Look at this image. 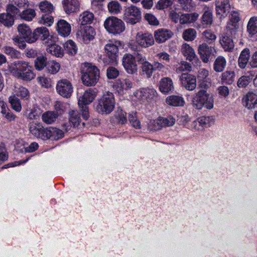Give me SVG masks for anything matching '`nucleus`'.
<instances>
[{
    "mask_svg": "<svg viewBox=\"0 0 257 257\" xmlns=\"http://www.w3.org/2000/svg\"><path fill=\"white\" fill-rule=\"evenodd\" d=\"M51 43L47 44V51L57 57H62L63 56V51L60 46L55 44V38L51 41Z\"/></svg>",
    "mask_w": 257,
    "mask_h": 257,
    "instance_id": "26",
    "label": "nucleus"
},
{
    "mask_svg": "<svg viewBox=\"0 0 257 257\" xmlns=\"http://www.w3.org/2000/svg\"><path fill=\"white\" fill-rule=\"evenodd\" d=\"M160 118L159 117L157 119L151 120L149 124L148 127L151 131H158L163 127Z\"/></svg>",
    "mask_w": 257,
    "mask_h": 257,
    "instance_id": "58",
    "label": "nucleus"
},
{
    "mask_svg": "<svg viewBox=\"0 0 257 257\" xmlns=\"http://www.w3.org/2000/svg\"><path fill=\"white\" fill-rule=\"evenodd\" d=\"M96 96V92L94 89L89 88L80 96L78 100V105H87L91 103Z\"/></svg>",
    "mask_w": 257,
    "mask_h": 257,
    "instance_id": "18",
    "label": "nucleus"
},
{
    "mask_svg": "<svg viewBox=\"0 0 257 257\" xmlns=\"http://www.w3.org/2000/svg\"><path fill=\"white\" fill-rule=\"evenodd\" d=\"M63 46L66 53L69 55H74L77 52V47L72 40L67 41L64 44Z\"/></svg>",
    "mask_w": 257,
    "mask_h": 257,
    "instance_id": "42",
    "label": "nucleus"
},
{
    "mask_svg": "<svg viewBox=\"0 0 257 257\" xmlns=\"http://www.w3.org/2000/svg\"><path fill=\"white\" fill-rule=\"evenodd\" d=\"M122 64L127 73L133 74L137 72L138 65L132 54L130 53L124 54L122 58Z\"/></svg>",
    "mask_w": 257,
    "mask_h": 257,
    "instance_id": "11",
    "label": "nucleus"
},
{
    "mask_svg": "<svg viewBox=\"0 0 257 257\" xmlns=\"http://www.w3.org/2000/svg\"><path fill=\"white\" fill-rule=\"evenodd\" d=\"M204 14L201 18V24L204 28L207 27L212 23V13L209 7H205Z\"/></svg>",
    "mask_w": 257,
    "mask_h": 257,
    "instance_id": "31",
    "label": "nucleus"
},
{
    "mask_svg": "<svg viewBox=\"0 0 257 257\" xmlns=\"http://www.w3.org/2000/svg\"><path fill=\"white\" fill-rule=\"evenodd\" d=\"M162 127H169L173 126L176 121L175 118L172 116H168L166 117H159Z\"/></svg>",
    "mask_w": 257,
    "mask_h": 257,
    "instance_id": "56",
    "label": "nucleus"
},
{
    "mask_svg": "<svg viewBox=\"0 0 257 257\" xmlns=\"http://www.w3.org/2000/svg\"><path fill=\"white\" fill-rule=\"evenodd\" d=\"M15 92L17 96L20 97L22 99L28 100L30 98L29 90L23 86L15 87Z\"/></svg>",
    "mask_w": 257,
    "mask_h": 257,
    "instance_id": "46",
    "label": "nucleus"
},
{
    "mask_svg": "<svg viewBox=\"0 0 257 257\" xmlns=\"http://www.w3.org/2000/svg\"><path fill=\"white\" fill-rule=\"evenodd\" d=\"M108 10L109 12L113 14H117L121 10L120 5L117 1H111L108 4Z\"/></svg>",
    "mask_w": 257,
    "mask_h": 257,
    "instance_id": "48",
    "label": "nucleus"
},
{
    "mask_svg": "<svg viewBox=\"0 0 257 257\" xmlns=\"http://www.w3.org/2000/svg\"><path fill=\"white\" fill-rule=\"evenodd\" d=\"M20 16L21 19L27 21H30L36 16L35 11L33 9H27L23 11L20 14Z\"/></svg>",
    "mask_w": 257,
    "mask_h": 257,
    "instance_id": "49",
    "label": "nucleus"
},
{
    "mask_svg": "<svg viewBox=\"0 0 257 257\" xmlns=\"http://www.w3.org/2000/svg\"><path fill=\"white\" fill-rule=\"evenodd\" d=\"M240 18L239 14L237 12L233 11L231 13L230 21L227 24L226 30L228 35H235L239 29V21Z\"/></svg>",
    "mask_w": 257,
    "mask_h": 257,
    "instance_id": "13",
    "label": "nucleus"
},
{
    "mask_svg": "<svg viewBox=\"0 0 257 257\" xmlns=\"http://www.w3.org/2000/svg\"><path fill=\"white\" fill-rule=\"evenodd\" d=\"M213 48L209 47L206 43L199 45L198 48V52L200 58L204 63H207L209 61L212 55Z\"/></svg>",
    "mask_w": 257,
    "mask_h": 257,
    "instance_id": "19",
    "label": "nucleus"
},
{
    "mask_svg": "<svg viewBox=\"0 0 257 257\" xmlns=\"http://www.w3.org/2000/svg\"><path fill=\"white\" fill-rule=\"evenodd\" d=\"M115 117L118 123L123 124L127 122L126 113L121 109H118L116 111Z\"/></svg>",
    "mask_w": 257,
    "mask_h": 257,
    "instance_id": "55",
    "label": "nucleus"
},
{
    "mask_svg": "<svg viewBox=\"0 0 257 257\" xmlns=\"http://www.w3.org/2000/svg\"><path fill=\"white\" fill-rule=\"evenodd\" d=\"M191 65L186 61H182L177 67L176 71L177 73H180L185 71H190Z\"/></svg>",
    "mask_w": 257,
    "mask_h": 257,
    "instance_id": "57",
    "label": "nucleus"
},
{
    "mask_svg": "<svg viewBox=\"0 0 257 257\" xmlns=\"http://www.w3.org/2000/svg\"><path fill=\"white\" fill-rule=\"evenodd\" d=\"M250 82L249 76H242L240 77L237 82V85L239 88H244L247 86Z\"/></svg>",
    "mask_w": 257,
    "mask_h": 257,
    "instance_id": "62",
    "label": "nucleus"
},
{
    "mask_svg": "<svg viewBox=\"0 0 257 257\" xmlns=\"http://www.w3.org/2000/svg\"><path fill=\"white\" fill-rule=\"evenodd\" d=\"M225 34H222L219 37V43L225 52H232L234 47V42L230 36L233 35L227 34L225 30Z\"/></svg>",
    "mask_w": 257,
    "mask_h": 257,
    "instance_id": "17",
    "label": "nucleus"
},
{
    "mask_svg": "<svg viewBox=\"0 0 257 257\" xmlns=\"http://www.w3.org/2000/svg\"><path fill=\"white\" fill-rule=\"evenodd\" d=\"M128 120L132 125L137 129L141 128V122L137 118L136 113L132 112L129 114Z\"/></svg>",
    "mask_w": 257,
    "mask_h": 257,
    "instance_id": "60",
    "label": "nucleus"
},
{
    "mask_svg": "<svg viewBox=\"0 0 257 257\" xmlns=\"http://www.w3.org/2000/svg\"><path fill=\"white\" fill-rule=\"evenodd\" d=\"M40 115V109L34 107L32 108L28 114V118L30 119H37Z\"/></svg>",
    "mask_w": 257,
    "mask_h": 257,
    "instance_id": "64",
    "label": "nucleus"
},
{
    "mask_svg": "<svg viewBox=\"0 0 257 257\" xmlns=\"http://www.w3.org/2000/svg\"><path fill=\"white\" fill-rule=\"evenodd\" d=\"M104 27L106 31L113 35L119 34L125 30L123 22L115 17H109L104 22Z\"/></svg>",
    "mask_w": 257,
    "mask_h": 257,
    "instance_id": "6",
    "label": "nucleus"
},
{
    "mask_svg": "<svg viewBox=\"0 0 257 257\" xmlns=\"http://www.w3.org/2000/svg\"><path fill=\"white\" fill-rule=\"evenodd\" d=\"M175 0H159L157 4V8L159 10L166 9L171 7Z\"/></svg>",
    "mask_w": 257,
    "mask_h": 257,
    "instance_id": "61",
    "label": "nucleus"
},
{
    "mask_svg": "<svg viewBox=\"0 0 257 257\" xmlns=\"http://www.w3.org/2000/svg\"><path fill=\"white\" fill-rule=\"evenodd\" d=\"M48 61L46 57L41 56L38 57L35 60V67L37 70H42L46 67Z\"/></svg>",
    "mask_w": 257,
    "mask_h": 257,
    "instance_id": "53",
    "label": "nucleus"
},
{
    "mask_svg": "<svg viewBox=\"0 0 257 257\" xmlns=\"http://www.w3.org/2000/svg\"><path fill=\"white\" fill-rule=\"evenodd\" d=\"M136 42L140 47L147 48L153 46L155 43L153 35L148 32H140L136 36Z\"/></svg>",
    "mask_w": 257,
    "mask_h": 257,
    "instance_id": "8",
    "label": "nucleus"
},
{
    "mask_svg": "<svg viewBox=\"0 0 257 257\" xmlns=\"http://www.w3.org/2000/svg\"><path fill=\"white\" fill-rule=\"evenodd\" d=\"M56 30L60 35L67 37L70 34L71 26L66 21L61 19L57 23Z\"/></svg>",
    "mask_w": 257,
    "mask_h": 257,
    "instance_id": "24",
    "label": "nucleus"
},
{
    "mask_svg": "<svg viewBox=\"0 0 257 257\" xmlns=\"http://www.w3.org/2000/svg\"><path fill=\"white\" fill-rule=\"evenodd\" d=\"M15 68L12 73L17 78L26 81H30L34 79L35 74L33 72V67L29 63L24 61H16L13 63Z\"/></svg>",
    "mask_w": 257,
    "mask_h": 257,
    "instance_id": "2",
    "label": "nucleus"
},
{
    "mask_svg": "<svg viewBox=\"0 0 257 257\" xmlns=\"http://www.w3.org/2000/svg\"><path fill=\"white\" fill-rule=\"evenodd\" d=\"M197 33L195 29L188 28L184 31L182 38L186 41H192L196 37Z\"/></svg>",
    "mask_w": 257,
    "mask_h": 257,
    "instance_id": "45",
    "label": "nucleus"
},
{
    "mask_svg": "<svg viewBox=\"0 0 257 257\" xmlns=\"http://www.w3.org/2000/svg\"><path fill=\"white\" fill-rule=\"evenodd\" d=\"M180 81L181 85L188 90L192 91L196 87V77L192 74L183 73L180 77Z\"/></svg>",
    "mask_w": 257,
    "mask_h": 257,
    "instance_id": "15",
    "label": "nucleus"
},
{
    "mask_svg": "<svg viewBox=\"0 0 257 257\" xmlns=\"http://www.w3.org/2000/svg\"><path fill=\"white\" fill-rule=\"evenodd\" d=\"M181 52L189 61H192L196 57L194 49L187 43H183L181 48Z\"/></svg>",
    "mask_w": 257,
    "mask_h": 257,
    "instance_id": "27",
    "label": "nucleus"
},
{
    "mask_svg": "<svg viewBox=\"0 0 257 257\" xmlns=\"http://www.w3.org/2000/svg\"><path fill=\"white\" fill-rule=\"evenodd\" d=\"M18 31L28 43V40L32 36V33L30 27L26 24H21L18 27Z\"/></svg>",
    "mask_w": 257,
    "mask_h": 257,
    "instance_id": "37",
    "label": "nucleus"
},
{
    "mask_svg": "<svg viewBox=\"0 0 257 257\" xmlns=\"http://www.w3.org/2000/svg\"><path fill=\"white\" fill-rule=\"evenodd\" d=\"M93 14L88 11L84 12L79 17V21L81 25L91 24L93 22Z\"/></svg>",
    "mask_w": 257,
    "mask_h": 257,
    "instance_id": "40",
    "label": "nucleus"
},
{
    "mask_svg": "<svg viewBox=\"0 0 257 257\" xmlns=\"http://www.w3.org/2000/svg\"><path fill=\"white\" fill-rule=\"evenodd\" d=\"M244 105L248 109H253L257 105V95L252 92L248 93L243 99Z\"/></svg>",
    "mask_w": 257,
    "mask_h": 257,
    "instance_id": "28",
    "label": "nucleus"
},
{
    "mask_svg": "<svg viewBox=\"0 0 257 257\" xmlns=\"http://www.w3.org/2000/svg\"><path fill=\"white\" fill-rule=\"evenodd\" d=\"M57 92L64 97L68 98L73 92V87L71 82L66 79L58 81L56 86Z\"/></svg>",
    "mask_w": 257,
    "mask_h": 257,
    "instance_id": "12",
    "label": "nucleus"
},
{
    "mask_svg": "<svg viewBox=\"0 0 257 257\" xmlns=\"http://www.w3.org/2000/svg\"><path fill=\"white\" fill-rule=\"evenodd\" d=\"M69 119L74 126L79 124L80 117L77 110H71L69 111Z\"/></svg>",
    "mask_w": 257,
    "mask_h": 257,
    "instance_id": "50",
    "label": "nucleus"
},
{
    "mask_svg": "<svg viewBox=\"0 0 257 257\" xmlns=\"http://www.w3.org/2000/svg\"><path fill=\"white\" fill-rule=\"evenodd\" d=\"M182 9L186 12H191L196 7V4L193 0H176Z\"/></svg>",
    "mask_w": 257,
    "mask_h": 257,
    "instance_id": "39",
    "label": "nucleus"
},
{
    "mask_svg": "<svg viewBox=\"0 0 257 257\" xmlns=\"http://www.w3.org/2000/svg\"><path fill=\"white\" fill-rule=\"evenodd\" d=\"M210 120L211 118L209 116L200 117L196 120L193 121V127L197 130H202L209 124Z\"/></svg>",
    "mask_w": 257,
    "mask_h": 257,
    "instance_id": "36",
    "label": "nucleus"
},
{
    "mask_svg": "<svg viewBox=\"0 0 257 257\" xmlns=\"http://www.w3.org/2000/svg\"><path fill=\"white\" fill-rule=\"evenodd\" d=\"M142 69L144 74L148 78L152 76L154 71L152 64L148 61L142 65Z\"/></svg>",
    "mask_w": 257,
    "mask_h": 257,
    "instance_id": "54",
    "label": "nucleus"
},
{
    "mask_svg": "<svg viewBox=\"0 0 257 257\" xmlns=\"http://www.w3.org/2000/svg\"><path fill=\"white\" fill-rule=\"evenodd\" d=\"M99 78V70L95 66L85 63L82 70L81 79L87 86H94Z\"/></svg>",
    "mask_w": 257,
    "mask_h": 257,
    "instance_id": "4",
    "label": "nucleus"
},
{
    "mask_svg": "<svg viewBox=\"0 0 257 257\" xmlns=\"http://www.w3.org/2000/svg\"><path fill=\"white\" fill-rule=\"evenodd\" d=\"M62 4L67 14L75 13L79 9L80 3L78 0H63Z\"/></svg>",
    "mask_w": 257,
    "mask_h": 257,
    "instance_id": "22",
    "label": "nucleus"
},
{
    "mask_svg": "<svg viewBox=\"0 0 257 257\" xmlns=\"http://www.w3.org/2000/svg\"><path fill=\"white\" fill-rule=\"evenodd\" d=\"M29 130L34 136L37 138L45 140V133L47 128H44L40 122L32 121L29 124Z\"/></svg>",
    "mask_w": 257,
    "mask_h": 257,
    "instance_id": "14",
    "label": "nucleus"
},
{
    "mask_svg": "<svg viewBox=\"0 0 257 257\" xmlns=\"http://www.w3.org/2000/svg\"><path fill=\"white\" fill-rule=\"evenodd\" d=\"M118 43L116 41H109L105 46V51L108 58L109 61L104 60V63L106 64L114 63L116 61L118 56Z\"/></svg>",
    "mask_w": 257,
    "mask_h": 257,
    "instance_id": "10",
    "label": "nucleus"
},
{
    "mask_svg": "<svg viewBox=\"0 0 257 257\" xmlns=\"http://www.w3.org/2000/svg\"><path fill=\"white\" fill-rule=\"evenodd\" d=\"M167 104L173 106H182L185 103L183 97L177 95H171L168 96L166 100Z\"/></svg>",
    "mask_w": 257,
    "mask_h": 257,
    "instance_id": "34",
    "label": "nucleus"
},
{
    "mask_svg": "<svg viewBox=\"0 0 257 257\" xmlns=\"http://www.w3.org/2000/svg\"><path fill=\"white\" fill-rule=\"evenodd\" d=\"M117 86L120 91L127 90L133 86V82L129 79L118 80L116 82Z\"/></svg>",
    "mask_w": 257,
    "mask_h": 257,
    "instance_id": "41",
    "label": "nucleus"
},
{
    "mask_svg": "<svg viewBox=\"0 0 257 257\" xmlns=\"http://www.w3.org/2000/svg\"><path fill=\"white\" fill-rule=\"evenodd\" d=\"M156 58L163 63L166 64L170 61V55L166 52H160L156 55Z\"/></svg>",
    "mask_w": 257,
    "mask_h": 257,
    "instance_id": "63",
    "label": "nucleus"
},
{
    "mask_svg": "<svg viewBox=\"0 0 257 257\" xmlns=\"http://www.w3.org/2000/svg\"><path fill=\"white\" fill-rule=\"evenodd\" d=\"M215 5L217 15L225 16L229 12L230 6L229 0H216Z\"/></svg>",
    "mask_w": 257,
    "mask_h": 257,
    "instance_id": "21",
    "label": "nucleus"
},
{
    "mask_svg": "<svg viewBox=\"0 0 257 257\" xmlns=\"http://www.w3.org/2000/svg\"><path fill=\"white\" fill-rule=\"evenodd\" d=\"M220 79L222 84L231 85L235 79V73L232 70H226L221 74Z\"/></svg>",
    "mask_w": 257,
    "mask_h": 257,
    "instance_id": "29",
    "label": "nucleus"
},
{
    "mask_svg": "<svg viewBox=\"0 0 257 257\" xmlns=\"http://www.w3.org/2000/svg\"><path fill=\"white\" fill-rule=\"evenodd\" d=\"M134 95L143 102H150L157 97L158 92L154 88H143L137 90Z\"/></svg>",
    "mask_w": 257,
    "mask_h": 257,
    "instance_id": "9",
    "label": "nucleus"
},
{
    "mask_svg": "<svg viewBox=\"0 0 257 257\" xmlns=\"http://www.w3.org/2000/svg\"><path fill=\"white\" fill-rule=\"evenodd\" d=\"M159 89L164 94L173 92L175 88L172 79L168 77L162 78L159 83Z\"/></svg>",
    "mask_w": 257,
    "mask_h": 257,
    "instance_id": "16",
    "label": "nucleus"
},
{
    "mask_svg": "<svg viewBox=\"0 0 257 257\" xmlns=\"http://www.w3.org/2000/svg\"><path fill=\"white\" fill-rule=\"evenodd\" d=\"M226 66V60L222 56H219L215 60L213 69L216 72H222Z\"/></svg>",
    "mask_w": 257,
    "mask_h": 257,
    "instance_id": "35",
    "label": "nucleus"
},
{
    "mask_svg": "<svg viewBox=\"0 0 257 257\" xmlns=\"http://www.w3.org/2000/svg\"><path fill=\"white\" fill-rule=\"evenodd\" d=\"M247 31L251 35H253L257 33V19L256 18H251L248 22L247 26Z\"/></svg>",
    "mask_w": 257,
    "mask_h": 257,
    "instance_id": "47",
    "label": "nucleus"
},
{
    "mask_svg": "<svg viewBox=\"0 0 257 257\" xmlns=\"http://www.w3.org/2000/svg\"><path fill=\"white\" fill-rule=\"evenodd\" d=\"M0 22L7 28L12 27L15 22V18L12 15L3 13L0 15Z\"/></svg>",
    "mask_w": 257,
    "mask_h": 257,
    "instance_id": "38",
    "label": "nucleus"
},
{
    "mask_svg": "<svg viewBox=\"0 0 257 257\" xmlns=\"http://www.w3.org/2000/svg\"><path fill=\"white\" fill-rule=\"evenodd\" d=\"M115 99L112 93L106 92L97 100L95 105V110L101 114H109L114 109Z\"/></svg>",
    "mask_w": 257,
    "mask_h": 257,
    "instance_id": "3",
    "label": "nucleus"
},
{
    "mask_svg": "<svg viewBox=\"0 0 257 257\" xmlns=\"http://www.w3.org/2000/svg\"><path fill=\"white\" fill-rule=\"evenodd\" d=\"M54 37L50 34L48 29L45 27L37 28L32 33V36L28 40V43L32 44L37 40H40L43 43L47 45L51 42Z\"/></svg>",
    "mask_w": 257,
    "mask_h": 257,
    "instance_id": "7",
    "label": "nucleus"
},
{
    "mask_svg": "<svg viewBox=\"0 0 257 257\" xmlns=\"http://www.w3.org/2000/svg\"><path fill=\"white\" fill-rule=\"evenodd\" d=\"M95 34L94 29L90 26L85 27L83 29L77 33V35L80 36L85 43H88L93 39Z\"/></svg>",
    "mask_w": 257,
    "mask_h": 257,
    "instance_id": "23",
    "label": "nucleus"
},
{
    "mask_svg": "<svg viewBox=\"0 0 257 257\" xmlns=\"http://www.w3.org/2000/svg\"><path fill=\"white\" fill-rule=\"evenodd\" d=\"M9 102L12 108L16 111L20 112L22 109L21 103L20 99L15 95L10 96Z\"/></svg>",
    "mask_w": 257,
    "mask_h": 257,
    "instance_id": "51",
    "label": "nucleus"
},
{
    "mask_svg": "<svg viewBox=\"0 0 257 257\" xmlns=\"http://www.w3.org/2000/svg\"><path fill=\"white\" fill-rule=\"evenodd\" d=\"M45 134V140L50 139L54 140H58L63 137L62 131L56 127H49L47 128Z\"/></svg>",
    "mask_w": 257,
    "mask_h": 257,
    "instance_id": "25",
    "label": "nucleus"
},
{
    "mask_svg": "<svg viewBox=\"0 0 257 257\" xmlns=\"http://www.w3.org/2000/svg\"><path fill=\"white\" fill-rule=\"evenodd\" d=\"M205 41L209 44L213 43L216 39V35L210 30H206L203 33Z\"/></svg>",
    "mask_w": 257,
    "mask_h": 257,
    "instance_id": "59",
    "label": "nucleus"
},
{
    "mask_svg": "<svg viewBox=\"0 0 257 257\" xmlns=\"http://www.w3.org/2000/svg\"><path fill=\"white\" fill-rule=\"evenodd\" d=\"M39 8L41 11L44 13H51L54 10L53 6L49 2L44 1L39 4Z\"/></svg>",
    "mask_w": 257,
    "mask_h": 257,
    "instance_id": "52",
    "label": "nucleus"
},
{
    "mask_svg": "<svg viewBox=\"0 0 257 257\" xmlns=\"http://www.w3.org/2000/svg\"><path fill=\"white\" fill-rule=\"evenodd\" d=\"M60 68L59 63L53 60L49 61L46 67L47 72L52 74L57 73L60 70Z\"/></svg>",
    "mask_w": 257,
    "mask_h": 257,
    "instance_id": "43",
    "label": "nucleus"
},
{
    "mask_svg": "<svg viewBox=\"0 0 257 257\" xmlns=\"http://www.w3.org/2000/svg\"><path fill=\"white\" fill-rule=\"evenodd\" d=\"M250 58V51L249 49H244L240 53L238 59V65L241 69L245 68Z\"/></svg>",
    "mask_w": 257,
    "mask_h": 257,
    "instance_id": "30",
    "label": "nucleus"
},
{
    "mask_svg": "<svg viewBox=\"0 0 257 257\" xmlns=\"http://www.w3.org/2000/svg\"><path fill=\"white\" fill-rule=\"evenodd\" d=\"M198 17L199 14L197 13L182 14L180 16L179 21L182 25L192 23L196 21Z\"/></svg>",
    "mask_w": 257,
    "mask_h": 257,
    "instance_id": "33",
    "label": "nucleus"
},
{
    "mask_svg": "<svg viewBox=\"0 0 257 257\" xmlns=\"http://www.w3.org/2000/svg\"><path fill=\"white\" fill-rule=\"evenodd\" d=\"M122 19L127 24L132 25L140 22L142 19L140 8L133 5L126 7L123 11Z\"/></svg>",
    "mask_w": 257,
    "mask_h": 257,
    "instance_id": "5",
    "label": "nucleus"
},
{
    "mask_svg": "<svg viewBox=\"0 0 257 257\" xmlns=\"http://www.w3.org/2000/svg\"><path fill=\"white\" fill-rule=\"evenodd\" d=\"M173 34L171 31L165 29H160L154 33V37L158 43H163L171 38Z\"/></svg>",
    "mask_w": 257,
    "mask_h": 257,
    "instance_id": "20",
    "label": "nucleus"
},
{
    "mask_svg": "<svg viewBox=\"0 0 257 257\" xmlns=\"http://www.w3.org/2000/svg\"><path fill=\"white\" fill-rule=\"evenodd\" d=\"M192 104L194 108L200 110L203 107L211 109L214 106V98L212 94L206 90L200 89L192 99Z\"/></svg>",
    "mask_w": 257,
    "mask_h": 257,
    "instance_id": "1",
    "label": "nucleus"
},
{
    "mask_svg": "<svg viewBox=\"0 0 257 257\" xmlns=\"http://www.w3.org/2000/svg\"><path fill=\"white\" fill-rule=\"evenodd\" d=\"M3 52L7 55L10 56L12 58L19 59L21 58V53L10 46H5L3 48Z\"/></svg>",
    "mask_w": 257,
    "mask_h": 257,
    "instance_id": "44",
    "label": "nucleus"
},
{
    "mask_svg": "<svg viewBox=\"0 0 257 257\" xmlns=\"http://www.w3.org/2000/svg\"><path fill=\"white\" fill-rule=\"evenodd\" d=\"M59 116V113L55 111H47L42 115V120L47 124H52L55 122Z\"/></svg>",
    "mask_w": 257,
    "mask_h": 257,
    "instance_id": "32",
    "label": "nucleus"
}]
</instances>
